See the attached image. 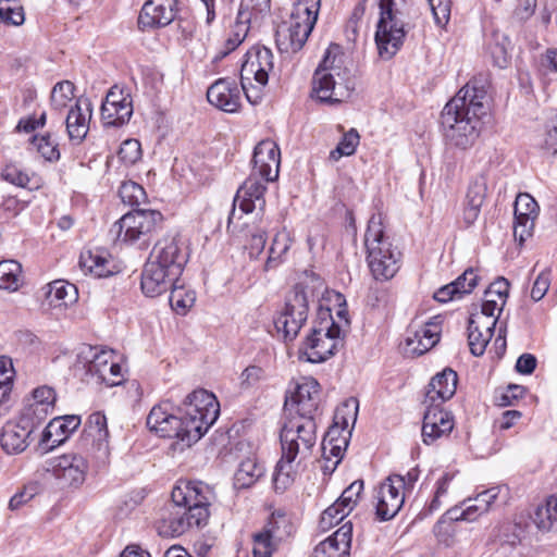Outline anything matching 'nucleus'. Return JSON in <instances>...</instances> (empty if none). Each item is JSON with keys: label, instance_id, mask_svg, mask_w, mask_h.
<instances>
[{"label": "nucleus", "instance_id": "nucleus-1", "mask_svg": "<svg viewBox=\"0 0 557 557\" xmlns=\"http://www.w3.org/2000/svg\"><path fill=\"white\" fill-rule=\"evenodd\" d=\"M220 405L214 394L196 389L175 409L164 400L150 410L147 426L160 437L173 438L171 448L183 451L197 443L216 421Z\"/></svg>", "mask_w": 557, "mask_h": 557}, {"label": "nucleus", "instance_id": "nucleus-2", "mask_svg": "<svg viewBox=\"0 0 557 557\" xmlns=\"http://www.w3.org/2000/svg\"><path fill=\"white\" fill-rule=\"evenodd\" d=\"M486 90L478 79L468 82L442 111V125L449 146L467 150L480 136L481 117L486 114Z\"/></svg>", "mask_w": 557, "mask_h": 557}, {"label": "nucleus", "instance_id": "nucleus-3", "mask_svg": "<svg viewBox=\"0 0 557 557\" xmlns=\"http://www.w3.org/2000/svg\"><path fill=\"white\" fill-rule=\"evenodd\" d=\"M186 262L187 255L180 238L164 237L159 240L141 272L143 293L154 298L170 290L182 274Z\"/></svg>", "mask_w": 557, "mask_h": 557}, {"label": "nucleus", "instance_id": "nucleus-4", "mask_svg": "<svg viewBox=\"0 0 557 557\" xmlns=\"http://www.w3.org/2000/svg\"><path fill=\"white\" fill-rule=\"evenodd\" d=\"M212 493L200 481H184L176 485L171 494L172 508L169 527L172 535H182L190 528L207 524Z\"/></svg>", "mask_w": 557, "mask_h": 557}, {"label": "nucleus", "instance_id": "nucleus-5", "mask_svg": "<svg viewBox=\"0 0 557 557\" xmlns=\"http://www.w3.org/2000/svg\"><path fill=\"white\" fill-rule=\"evenodd\" d=\"M338 55L339 46L330 45L313 73L311 97L321 103H341L355 90V81L350 72L342 67Z\"/></svg>", "mask_w": 557, "mask_h": 557}, {"label": "nucleus", "instance_id": "nucleus-6", "mask_svg": "<svg viewBox=\"0 0 557 557\" xmlns=\"http://www.w3.org/2000/svg\"><path fill=\"white\" fill-rule=\"evenodd\" d=\"M367 260L369 269L375 281H388L399 270L400 253L393 248L384 234L383 218L373 214L364 235Z\"/></svg>", "mask_w": 557, "mask_h": 557}, {"label": "nucleus", "instance_id": "nucleus-7", "mask_svg": "<svg viewBox=\"0 0 557 557\" xmlns=\"http://www.w3.org/2000/svg\"><path fill=\"white\" fill-rule=\"evenodd\" d=\"M321 0H298L288 25L276 30V45L282 52H297L306 44L319 15Z\"/></svg>", "mask_w": 557, "mask_h": 557}, {"label": "nucleus", "instance_id": "nucleus-8", "mask_svg": "<svg viewBox=\"0 0 557 557\" xmlns=\"http://www.w3.org/2000/svg\"><path fill=\"white\" fill-rule=\"evenodd\" d=\"M160 211L135 209L125 213L110 230L116 239L125 244L139 243L148 246L152 234L161 226Z\"/></svg>", "mask_w": 557, "mask_h": 557}, {"label": "nucleus", "instance_id": "nucleus-9", "mask_svg": "<svg viewBox=\"0 0 557 557\" xmlns=\"http://www.w3.org/2000/svg\"><path fill=\"white\" fill-rule=\"evenodd\" d=\"M394 0H380V18L376 25L375 44L379 55L384 60L392 59L404 44L407 32L398 11L394 10Z\"/></svg>", "mask_w": 557, "mask_h": 557}, {"label": "nucleus", "instance_id": "nucleus-10", "mask_svg": "<svg viewBox=\"0 0 557 557\" xmlns=\"http://www.w3.org/2000/svg\"><path fill=\"white\" fill-rule=\"evenodd\" d=\"M341 327L333 320L320 322L299 348L300 357L311 363H320L332 357L342 344Z\"/></svg>", "mask_w": 557, "mask_h": 557}, {"label": "nucleus", "instance_id": "nucleus-11", "mask_svg": "<svg viewBox=\"0 0 557 557\" xmlns=\"http://www.w3.org/2000/svg\"><path fill=\"white\" fill-rule=\"evenodd\" d=\"M309 311L308 297L304 286L296 285L288 294L285 308L274 321L278 332H283L286 341H293L307 321Z\"/></svg>", "mask_w": 557, "mask_h": 557}, {"label": "nucleus", "instance_id": "nucleus-12", "mask_svg": "<svg viewBox=\"0 0 557 557\" xmlns=\"http://www.w3.org/2000/svg\"><path fill=\"white\" fill-rule=\"evenodd\" d=\"M314 419H292L281 430V448L287 453L306 457L317 442Z\"/></svg>", "mask_w": 557, "mask_h": 557}, {"label": "nucleus", "instance_id": "nucleus-13", "mask_svg": "<svg viewBox=\"0 0 557 557\" xmlns=\"http://www.w3.org/2000/svg\"><path fill=\"white\" fill-rule=\"evenodd\" d=\"M268 182L262 178L250 174L249 177L237 189L233 199V209L228 215L227 227H230L235 220H239L243 214H249L253 211L262 213L265 207L264 193Z\"/></svg>", "mask_w": 557, "mask_h": 557}, {"label": "nucleus", "instance_id": "nucleus-14", "mask_svg": "<svg viewBox=\"0 0 557 557\" xmlns=\"http://www.w3.org/2000/svg\"><path fill=\"white\" fill-rule=\"evenodd\" d=\"M113 352L86 347L77 355L74 374L86 383L102 384L112 360Z\"/></svg>", "mask_w": 557, "mask_h": 557}, {"label": "nucleus", "instance_id": "nucleus-15", "mask_svg": "<svg viewBox=\"0 0 557 557\" xmlns=\"http://www.w3.org/2000/svg\"><path fill=\"white\" fill-rule=\"evenodd\" d=\"M320 400L319 382L311 376H305L296 382L294 391L286 397L285 407L295 408L299 418L314 419Z\"/></svg>", "mask_w": 557, "mask_h": 557}, {"label": "nucleus", "instance_id": "nucleus-16", "mask_svg": "<svg viewBox=\"0 0 557 557\" xmlns=\"http://www.w3.org/2000/svg\"><path fill=\"white\" fill-rule=\"evenodd\" d=\"M29 414L22 412L16 421L3 425L0 442L7 454H21L29 446L32 433L40 425Z\"/></svg>", "mask_w": 557, "mask_h": 557}, {"label": "nucleus", "instance_id": "nucleus-17", "mask_svg": "<svg viewBox=\"0 0 557 557\" xmlns=\"http://www.w3.org/2000/svg\"><path fill=\"white\" fill-rule=\"evenodd\" d=\"M274 67V55L267 47H253L246 53V60L240 69V85L250 84L255 81L265 86L270 72Z\"/></svg>", "mask_w": 557, "mask_h": 557}, {"label": "nucleus", "instance_id": "nucleus-18", "mask_svg": "<svg viewBox=\"0 0 557 557\" xmlns=\"http://www.w3.org/2000/svg\"><path fill=\"white\" fill-rule=\"evenodd\" d=\"M404 484L400 474H392L380 485L376 494V516L380 520H389L400 510L406 497Z\"/></svg>", "mask_w": 557, "mask_h": 557}, {"label": "nucleus", "instance_id": "nucleus-19", "mask_svg": "<svg viewBox=\"0 0 557 557\" xmlns=\"http://www.w3.org/2000/svg\"><path fill=\"white\" fill-rule=\"evenodd\" d=\"M253 168L251 174L264 182H274L278 177L281 151L275 141L261 140L255 148L252 157Z\"/></svg>", "mask_w": 557, "mask_h": 557}, {"label": "nucleus", "instance_id": "nucleus-20", "mask_svg": "<svg viewBox=\"0 0 557 557\" xmlns=\"http://www.w3.org/2000/svg\"><path fill=\"white\" fill-rule=\"evenodd\" d=\"M177 13V0H148L138 16L141 30H151L171 24Z\"/></svg>", "mask_w": 557, "mask_h": 557}, {"label": "nucleus", "instance_id": "nucleus-21", "mask_svg": "<svg viewBox=\"0 0 557 557\" xmlns=\"http://www.w3.org/2000/svg\"><path fill=\"white\" fill-rule=\"evenodd\" d=\"M426 405L422 424V441L424 444H433L438 438L448 436L454 429V417L442 409L438 404Z\"/></svg>", "mask_w": 557, "mask_h": 557}, {"label": "nucleus", "instance_id": "nucleus-22", "mask_svg": "<svg viewBox=\"0 0 557 557\" xmlns=\"http://www.w3.org/2000/svg\"><path fill=\"white\" fill-rule=\"evenodd\" d=\"M54 476L67 486H78L84 483L88 465L86 459L76 454H65L50 461Z\"/></svg>", "mask_w": 557, "mask_h": 557}, {"label": "nucleus", "instance_id": "nucleus-23", "mask_svg": "<svg viewBox=\"0 0 557 557\" xmlns=\"http://www.w3.org/2000/svg\"><path fill=\"white\" fill-rule=\"evenodd\" d=\"M208 101L215 108L235 113L239 110L242 103L240 90L235 81L230 78H219L207 90Z\"/></svg>", "mask_w": 557, "mask_h": 557}, {"label": "nucleus", "instance_id": "nucleus-24", "mask_svg": "<svg viewBox=\"0 0 557 557\" xmlns=\"http://www.w3.org/2000/svg\"><path fill=\"white\" fill-rule=\"evenodd\" d=\"M457 383V372L451 368H445L436 373L426 387L424 404L442 405L449 400L456 393Z\"/></svg>", "mask_w": 557, "mask_h": 557}, {"label": "nucleus", "instance_id": "nucleus-25", "mask_svg": "<svg viewBox=\"0 0 557 557\" xmlns=\"http://www.w3.org/2000/svg\"><path fill=\"white\" fill-rule=\"evenodd\" d=\"M441 325L430 320L421 325L412 324L408 331L406 345L413 354L423 355L434 347L440 341Z\"/></svg>", "mask_w": 557, "mask_h": 557}, {"label": "nucleus", "instance_id": "nucleus-26", "mask_svg": "<svg viewBox=\"0 0 557 557\" xmlns=\"http://www.w3.org/2000/svg\"><path fill=\"white\" fill-rule=\"evenodd\" d=\"M497 323V318L487 321L482 314H471L468 324V344L472 355L482 356L490 343L494 329Z\"/></svg>", "mask_w": 557, "mask_h": 557}, {"label": "nucleus", "instance_id": "nucleus-27", "mask_svg": "<svg viewBox=\"0 0 557 557\" xmlns=\"http://www.w3.org/2000/svg\"><path fill=\"white\" fill-rule=\"evenodd\" d=\"M82 103V100H77L76 103L71 107L65 120L69 138L74 144H81L89 129V121L92 112L91 104L88 100H85V108H83Z\"/></svg>", "mask_w": 557, "mask_h": 557}, {"label": "nucleus", "instance_id": "nucleus-28", "mask_svg": "<svg viewBox=\"0 0 557 557\" xmlns=\"http://www.w3.org/2000/svg\"><path fill=\"white\" fill-rule=\"evenodd\" d=\"M486 191L487 182L483 175L476 176L469 184L462 212V219L467 226L472 225L478 220Z\"/></svg>", "mask_w": 557, "mask_h": 557}, {"label": "nucleus", "instance_id": "nucleus-29", "mask_svg": "<svg viewBox=\"0 0 557 557\" xmlns=\"http://www.w3.org/2000/svg\"><path fill=\"white\" fill-rule=\"evenodd\" d=\"M108 437L109 431L106 416L100 412L91 413L84 429V441L86 444L91 443L97 447V450L100 453L101 457H107Z\"/></svg>", "mask_w": 557, "mask_h": 557}, {"label": "nucleus", "instance_id": "nucleus-30", "mask_svg": "<svg viewBox=\"0 0 557 557\" xmlns=\"http://www.w3.org/2000/svg\"><path fill=\"white\" fill-rule=\"evenodd\" d=\"M503 490L508 491L506 486H493L478 493L473 498L465 499L462 505L466 506V521H474L478 517L487 512Z\"/></svg>", "mask_w": 557, "mask_h": 557}, {"label": "nucleus", "instance_id": "nucleus-31", "mask_svg": "<svg viewBox=\"0 0 557 557\" xmlns=\"http://www.w3.org/2000/svg\"><path fill=\"white\" fill-rule=\"evenodd\" d=\"M45 297L51 307H67L78 298L77 287L64 280H55L47 284Z\"/></svg>", "mask_w": 557, "mask_h": 557}, {"label": "nucleus", "instance_id": "nucleus-32", "mask_svg": "<svg viewBox=\"0 0 557 557\" xmlns=\"http://www.w3.org/2000/svg\"><path fill=\"white\" fill-rule=\"evenodd\" d=\"M81 424L78 416H65L63 418H54L49 422L42 433V442L52 440L51 447L62 444L67 436L73 433Z\"/></svg>", "mask_w": 557, "mask_h": 557}, {"label": "nucleus", "instance_id": "nucleus-33", "mask_svg": "<svg viewBox=\"0 0 557 557\" xmlns=\"http://www.w3.org/2000/svg\"><path fill=\"white\" fill-rule=\"evenodd\" d=\"M34 401L24 408L23 413H30L39 424L47 418L49 409L53 407L55 401V393L51 387L41 386L33 392Z\"/></svg>", "mask_w": 557, "mask_h": 557}, {"label": "nucleus", "instance_id": "nucleus-34", "mask_svg": "<svg viewBox=\"0 0 557 557\" xmlns=\"http://www.w3.org/2000/svg\"><path fill=\"white\" fill-rule=\"evenodd\" d=\"M297 456L282 450V457L275 466L273 485L276 492H285L295 481L297 471L294 461Z\"/></svg>", "mask_w": 557, "mask_h": 557}, {"label": "nucleus", "instance_id": "nucleus-35", "mask_svg": "<svg viewBox=\"0 0 557 557\" xmlns=\"http://www.w3.org/2000/svg\"><path fill=\"white\" fill-rule=\"evenodd\" d=\"M264 472L265 469L263 465L258 462L255 457L244 459L234 475L235 488L242 490L251 487L263 476Z\"/></svg>", "mask_w": 557, "mask_h": 557}, {"label": "nucleus", "instance_id": "nucleus-36", "mask_svg": "<svg viewBox=\"0 0 557 557\" xmlns=\"http://www.w3.org/2000/svg\"><path fill=\"white\" fill-rule=\"evenodd\" d=\"M79 265L85 272L96 277H108L114 273L111 261L104 252L99 250L82 252Z\"/></svg>", "mask_w": 557, "mask_h": 557}, {"label": "nucleus", "instance_id": "nucleus-37", "mask_svg": "<svg viewBox=\"0 0 557 557\" xmlns=\"http://www.w3.org/2000/svg\"><path fill=\"white\" fill-rule=\"evenodd\" d=\"M133 115V100L101 104V120L106 127H121L128 123Z\"/></svg>", "mask_w": 557, "mask_h": 557}, {"label": "nucleus", "instance_id": "nucleus-38", "mask_svg": "<svg viewBox=\"0 0 557 557\" xmlns=\"http://www.w3.org/2000/svg\"><path fill=\"white\" fill-rule=\"evenodd\" d=\"M532 520L542 532L557 530V496L550 495L543 504L539 505Z\"/></svg>", "mask_w": 557, "mask_h": 557}, {"label": "nucleus", "instance_id": "nucleus-39", "mask_svg": "<svg viewBox=\"0 0 557 557\" xmlns=\"http://www.w3.org/2000/svg\"><path fill=\"white\" fill-rule=\"evenodd\" d=\"M250 18L251 14L238 11L237 18L225 40V50L222 52L223 55H227L234 51L245 40L249 30L248 24Z\"/></svg>", "mask_w": 557, "mask_h": 557}, {"label": "nucleus", "instance_id": "nucleus-40", "mask_svg": "<svg viewBox=\"0 0 557 557\" xmlns=\"http://www.w3.org/2000/svg\"><path fill=\"white\" fill-rule=\"evenodd\" d=\"M290 245V234L285 228L278 231L271 243L265 270L276 268L282 261L283 256L289 250Z\"/></svg>", "mask_w": 557, "mask_h": 557}, {"label": "nucleus", "instance_id": "nucleus-41", "mask_svg": "<svg viewBox=\"0 0 557 557\" xmlns=\"http://www.w3.org/2000/svg\"><path fill=\"white\" fill-rule=\"evenodd\" d=\"M293 531L294 527L287 516L282 512H274L262 532L278 543L290 536Z\"/></svg>", "mask_w": 557, "mask_h": 557}, {"label": "nucleus", "instance_id": "nucleus-42", "mask_svg": "<svg viewBox=\"0 0 557 557\" xmlns=\"http://www.w3.org/2000/svg\"><path fill=\"white\" fill-rule=\"evenodd\" d=\"M359 401L355 397L346 399L337 407L334 413L335 424H339L342 431L351 430L358 417Z\"/></svg>", "mask_w": 557, "mask_h": 557}, {"label": "nucleus", "instance_id": "nucleus-43", "mask_svg": "<svg viewBox=\"0 0 557 557\" xmlns=\"http://www.w3.org/2000/svg\"><path fill=\"white\" fill-rule=\"evenodd\" d=\"M22 267L15 260L0 262V289L14 292L21 282Z\"/></svg>", "mask_w": 557, "mask_h": 557}, {"label": "nucleus", "instance_id": "nucleus-44", "mask_svg": "<svg viewBox=\"0 0 557 557\" xmlns=\"http://www.w3.org/2000/svg\"><path fill=\"white\" fill-rule=\"evenodd\" d=\"M25 20L24 10L18 0H0V21L18 26Z\"/></svg>", "mask_w": 557, "mask_h": 557}, {"label": "nucleus", "instance_id": "nucleus-45", "mask_svg": "<svg viewBox=\"0 0 557 557\" xmlns=\"http://www.w3.org/2000/svg\"><path fill=\"white\" fill-rule=\"evenodd\" d=\"M75 86L70 81H63L54 85L51 91V107L57 111H62L74 97Z\"/></svg>", "mask_w": 557, "mask_h": 557}, {"label": "nucleus", "instance_id": "nucleus-46", "mask_svg": "<svg viewBox=\"0 0 557 557\" xmlns=\"http://www.w3.org/2000/svg\"><path fill=\"white\" fill-rule=\"evenodd\" d=\"M119 196L125 205L131 207H138L145 203L147 199L144 187L132 181L122 183L119 188Z\"/></svg>", "mask_w": 557, "mask_h": 557}, {"label": "nucleus", "instance_id": "nucleus-47", "mask_svg": "<svg viewBox=\"0 0 557 557\" xmlns=\"http://www.w3.org/2000/svg\"><path fill=\"white\" fill-rule=\"evenodd\" d=\"M539 205L528 193H520L515 201V219L535 221L539 215Z\"/></svg>", "mask_w": 557, "mask_h": 557}, {"label": "nucleus", "instance_id": "nucleus-48", "mask_svg": "<svg viewBox=\"0 0 557 557\" xmlns=\"http://www.w3.org/2000/svg\"><path fill=\"white\" fill-rule=\"evenodd\" d=\"M359 134L355 128H351L344 134L335 149L330 152V160L338 161L344 156H351L355 153L359 144Z\"/></svg>", "mask_w": 557, "mask_h": 557}, {"label": "nucleus", "instance_id": "nucleus-49", "mask_svg": "<svg viewBox=\"0 0 557 557\" xmlns=\"http://www.w3.org/2000/svg\"><path fill=\"white\" fill-rule=\"evenodd\" d=\"M169 301L171 307L178 313H184L191 308L196 300L195 292L177 288L175 285L170 289Z\"/></svg>", "mask_w": 557, "mask_h": 557}, {"label": "nucleus", "instance_id": "nucleus-50", "mask_svg": "<svg viewBox=\"0 0 557 557\" xmlns=\"http://www.w3.org/2000/svg\"><path fill=\"white\" fill-rule=\"evenodd\" d=\"M363 490V481L356 480L347 488H345L335 502L343 509L344 513L348 515L356 506L357 500Z\"/></svg>", "mask_w": 557, "mask_h": 557}, {"label": "nucleus", "instance_id": "nucleus-51", "mask_svg": "<svg viewBox=\"0 0 557 557\" xmlns=\"http://www.w3.org/2000/svg\"><path fill=\"white\" fill-rule=\"evenodd\" d=\"M32 144L36 147L37 151L47 161L53 162L60 159V151L58 144H55L49 134L42 136H34Z\"/></svg>", "mask_w": 557, "mask_h": 557}, {"label": "nucleus", "instance_id": "nucleus-52", "mask_svg": "<svg viewBox=\"0 0 557 557\" xmlns=\"http://www.w3.org/2000/svg\"><path fill=\"white\" fill-rule=\"evenodd\" d=\"M119 159L126 165L135 164L141 158V145L137 139H126L117 152Z\"/></svg>", "mask_w": 557, "mask_h": 557}, {"label": "nucleus", "instance_id": "nucleus-53", "mask_svg": "<svg viewBox=\"0 0 557 557\" xmlns=\"http://www.w3.org/2000/svg\"><path fill=\"white\" fill-rule=\"evenodd\" d=\"M1 177L17 187L26 188L30 182V177L27 172L23 171L20 166L13 163L7 164L2 172Z\"/></svg>", "mask_w": 557, "mask_h": 557}, {"label": "nucleus", "instance_id": "nucleus-54", "mask_svg": "<svg viewBox=\"0 0 557 557\" xmlns=\"http://www.w3.org/2000/svg\"><path fill=\"white\" fill-rule=\"evenodd\" d=\"M388 301L387 289L375 281L369 286L368 294L366 296V304L372 309L385 307Z\"/></svg>", "mask_w": 557, "mask_h": 557}, {"label": "nucleus", "instance_id": "nucleus-55", "mask_svg": "<svg viewBox=\"0 0 557 557\" xmlns=\"http://www.w3.org/2000/svg\"><path fill=\"white\" fill-rule=\"evenodd\" d=\"M433 14L434 22L437 26H445L451 12V0H428Z\"/></svg>", "mask_w": 557, "mask_h": 557}, {"label": "nucleus", "instance_id": "nucleus-56", "mask_svg": "<svg viewBox=\"0 0 557 557\" xmlns=\"http://www.w3.org/2000/svg\"><path fill=\"white\" fill-rule=\"evenodd\" d=\"M276 544L277 542L272 540L262 531L257 533L253 536V557H271L276 547Z\"/></svg>", "mask_w": 557, "mask_h": 557}, {"label": "nucleus", "instance_id": "nucleus-57", "mask_svg": "<svg viewBox=\"0 0 557 557\" xmlns=\"http://www.w3.org/2000/svg\"><path fill=\"white\" fill-rule=\"evenodd\" d=\"M479 278L480 276L473 268H468L465 270V272L454 281L458 282L456 290L460 297L472 293L479 283Z\"/></svg>", "mask_w": 557, "mask_h": 557}, {"label": "nucleus", "instance_id": "nucleus-58", "mask_svg": "<svg viewBox=\"0 0 557 557\" xmlns=\"http://www.w3.org/2000/svg\"><path fill=\"white\" fill-rule=\"evenodd\" d=\"M39 492V486L37 483H28L26 484L23 490L15 493L10 502H9V508L11 510H17L23 505L27 504L29 500H32Z\"/></svg>", "mask_w": 557, "mask_h": 557}, {"label": "nucleus", "instance_id": "nucleus-59", "mask_svg": "<svg viewBox=\"0 0 557 557\" xmlns=\"http://www.w3.org/2000/svg\"><path fill=\"white\" fill-rule=\"evenodd\" d=\"M347 515L344 513L343 509H341L339 505L336 503L329 506L321 515L320 518V528L323 531H326L339 523Z\"/></svg>", "mask_w": 557, "mask_h": 557}, {"label": "nucleus", "instance_id": "nucleus-60", "mask_svg": "<svg viewBox=\"0 0 557 557\" xmlns=\"http://www.w3.org/2000/svg\"><path fill=\"white\" fill-rule=\"evenodd\" d=\"M510 44L507 37H503V41L495 42L491 46V55L493 59V63L499 69H505L508 66L510 61V54L508 52L507 46Z\"/></svg>", "mask_w": 557, "mask_h": 557}, {"label": "nucleus", "instance_id": "nucleus-61", "mask_svg": "<svg viewBox=\"0 0 557 557\" xmlns=\"http://www.w3.org/2000/svg\"><path fill=\"white\" fill-rule=\"evenodd\" d=\"M550 286V271H542L535 278L531 288V298L534 301H540L547 293Z\"/></svg>", "mask_w": 557, "mask_h": 557}, {"label": "nucleus", "instance_id": "nucleus-62", "mask_svg": "<svg viewBox=\"0 0 557 557\" xmlns=\"http://www.w3.org/2000/svg\"><path fill=\"white\" fill-rule=\"evenodd\" d=\"M504 306L505 304H503L499 298L485 297L479 314L484 315L487 321H492L496 318L498 319Z\"/></svg>", "mask_w": 557, "mask_h": 557}, {"label": "nucleus", "instance_id": "nucleus-63", "mask_svg": "<svg viewBox=\"0 0 557 557\" xmlns=\"http://www.w3.org/2000/svg\"><path fill=\"white\" fill-rule=\"evenodd\" d=\"M524 387L521 385H508L497 397V405L500 407L511 406L515 400H518L524 395Z\"/></svg>", "mask_w": 557, "mask_h": 557}, {"label": "nucleus", "instance_id": "nucleus-64", "mask_svg": "<svg viewBox=\"0 0 557 557\" xmlns=\"http://www.w3.org/2000/svg\"><path fill=\"white\" fill-rule=\"evenodd\" d=\"M534 222L530 219H515L513 236L522 245L527 238L532 236Z\"/></svg>", "mask_w": 557, "mask_h": 557}]
</instances>
